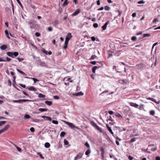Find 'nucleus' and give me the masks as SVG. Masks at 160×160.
Instances as JSON below:
<instances>
[{"label": "nucleus", "mask_w": 160, "mask_h": 160, "mask_svg": "<svg viewBox=\"0 0 160 160\" xmlns=\"http://www.w3.org/2000/svg\"><path fill=\"white\" fill-rule=\"evenodd\" d=\"M18 53L17 52H7V54L9 57L12 58H14V57H17L18 55Z\"/></svg>", "instance_id": "f257e3e1"}, {"label": "nucleus", "mask_w": 160, "mask_h": 160, "mask_svg": "<svg viewBox=\"0 0 160 160\" xmlns=\"http://www.w3.org/2000/svg\"><path fill=\"white\" fill-rule=\"evenodd\" d=\"M64 122L68 125V126L71 129H73L74 128H75L77 129H79L78 128L74 126L73 124L72 123L66 121H64Z\"/></svg>", "instance_id": "f03ea898"}, {"label": "nucleus", "mask_w": 160, "mask_h": 160, "mask_svg": "<svg viewBox=\"0 0 160 160\" xmlns=\"http://www.w3.org/2000/svg\"><path fill=\"white\" fill-rule=\"evenodd\" d=\"M31 101V100H26V99H19V100H14L13 101V102L14 103H21L23 102H25L28 101L30 102Z\"/></svg>", "instance_id": "7ed1b4c3"}, {"label": "nucleus", "mask_w": 160, "mask_h": 160, "mask_svg": "<svg viewBox=\"0 0 160 160\" xmlns=\"http://www.w3.org/2000/svg\"><path fill=\"white\" fill-rule=\"evenodd\" d=\"M72 37V35L71 33H68L65 38V40H67L68 41H69Z\"/></svg>", "instance_id": "20e7f679"}, {"label": "nucleus", "mask_w": 160, "mask_h": 160, "mask_svg": "<svg viewBox=\"0 0 160 160\" xmlns=\"http://www.w3.org/2000/svg\"><path fill=\"white\" fill-rule=\"evenodd\" d=\"M129 104L131 106L134 107L136 108H138V104L133 102H130Z\"/></svg>", "instance_id": "39448f33"}, {"label": "nucleus", "mask_w": 160, "mask_h": 160, "mask_svg": "<svg viewBox=\"0 0 160 160\" xmlns=\"http://www.w3.org/2000/svg\"><path fill=\"white\" fill-rule=\"evenodd\" d=\"M80 12V11L79 9H78L75 11L73 13H72V16H74L77 15Z\"/></svg>", "instance_id": "423d86ee"}, {"label": "nucleus", "mask_w": 160, "mask_h": 160, "mask_svg": "<svg viewBox=\"0 0 160 160\" xmlns=\"http://www.w3.org/2000/svg\"><path fill=\"white\" fill-rule=\"evenodd\" d=\"M107 129H108V130L109 131V132L111 133L112 135L113 136H114L113 132H112L111 128L109 126H108V125H107Z\"/></svg>", "instance_id": "0eeeda50"}, {"label": "nucleus", "mask_w": 160, "mask_h": 160, "mask_svg": "<svg viewBox=\"0 0 160 160\" xmlns=\"http://www.w3.org/2000/svg\"><path fill=\"white\" fill-rule=\"evenodd\" d=\"M108 23H109V21H108L106 22L105 23V24H104V25H103V26H102V28L103 30H106V28H107V25L108 24Z\"/></svg>", "instance_id": "6e6552de"}, {"label": "nucleus", "mask_w": 160, "mask_h": 160, "mask_svg": "<svg viewBox=\"0 0 160 160\" xmlns=\"http://www.w3.org/2000/svg\"><path fill=\"white\" fill-rule=\"evenodd\" d=\"M26 89H27V88H26ZM28 89L30 91H35L37 90V89L33 86H31L28 88Z\"/></svg>", "instance_id": "1a4fd4ad"}, {"label": "nucleus", "mask_w": 160, "mask_h": 160, "mask_svg": "<svg viewBox=\"0 0 160 160\" xmlns=\"http://www.w3.org/2000/svg\"><path fill=\"white\" fill-rule=\"evenodd\" d=\"M82 155L81 153H78L77 156L75 157V159H78L81 158L82 157Z\"/></svg>", "instance_id": "9d476101"}, {"label": "nucleus", "mask_w": 160, "mask_h": 160, "mask_svg": "<svg viewBox=\"0 0 160 160\" xmlns=\"http://www.w3.org/2000/svg\"><path fill=\"white\" fill-rule=\"evenodd\" d=\"M84 94L82 92H80L78 93H75L73 94V95L76 96H82Z\"/></svg>", "instance_id": "9b49d317"}, {"label": "nucleus", "mask_w": 160, "mask_h": 160, "mask_svg": "<svg viewBox=\"0 0 160 160\" xmlns=\"http://www.w3.org/2000/svg\"><path fill=\"white\" fill-rule=\"evenodd\" d=\"M41 117H42V118H44L45 119H48L49 121H51L52 120L51 118L49 117L43 116H42Z\"/></svg>", "instance_id": "f8f14e48"}, {"label": "nucleus", "mask_w": 160, "mask_h": 160, "mask_svg": "<svg viewBox=\"0 0 160 160\" xmlns=\"http://www.w3.org/2000/svg\"><path fill=\"white\" fill-rule=\"evenodd\" d=\"M68 41L67 40H65L64 42V45L63 46V48L64 49H66L67 47V45L68 43Z\"/></svg>", "instance_id": "ddd939ff"}, {"label": "nucleus", "mask_w": 160, "mask_h": 160, "mask_svg": "<svg viewBox=\"0 0 160 160\" xmlns=\"http://www.w3.org/2000/svg\"><path fill=\"white\" fill-rule=\"evenodd\" d=\"M7 48V46L5 44H3L0 47V48L2 50H5Z\"/></svg>", "instance_id": "4468645a"}, {"label": "nucleus", "mask_w": 160, "mask_h": 160, "mask_svg": "<svg viewBox=\"0 0 160 160\" xmlns=\"http://www.w3.org/2000/svg\"><path fill=\"white\" fill-rule=\"evenodd\" d=\"M9 124H7L6 125L4 128L2 129L4 130V132H5L9 128Z\"/></svg>", "instance_id": "2eb2a0df"}, {"label": "nucleus", "mask_w": 160, "mask_h": 160, "mask_svg": "<svg viewBox=\"0 0 160 160\" xmlns=\"http://www.w3.org/2000/svg\"><path fill=\"white\" fill-rule=\"evenodd\" d=\"M136 67L138 69H140L143 67V65L141 63L137 64L136 65Z\"/></svg>", "instance_id": "dca6fc26"}, {"label": "nucleus", "mask_w": 160, "mask_h": 160, "mask_svg": "<svg viewBox=\"0 0 160 160\" xmlns=\"http://www.w3.org/2000/svg\"><path fill=\"white\" fill-rule=\"evenodd\" d=\"M26 78H30L32 79L33 80L34 83H36L37 81H38V80L36 78H30L28 77H26Z\"/></svg>", "instance_id": "f3484780"}, {"label": "nucleus", "mask_w": 160, "mask_h": 160, "mask_svg": "<svg viewBox=\"0 0 160 160\" xmlns=\"http://www.w3.org/2000/svg\"><path fill=\"white\" fill-rule=\"evenodd\" d=\"M99 68V67H98L97 66H94L92 68V72L93 73H95V72L96 70L98 68Z\"/></svg>", "instance_id": "a211bd4d"}, {"label": "nucleus", "mask_w": 160, "mask_h": 160, "mask_svg": "<svg viewBox=\"0 0 160 160\" xmlns=\"http://www.w3.org/2000/svg\"><path fill=\"white\" fill-rule=\"evenodd\" d=\"M45 103L48 106H50L52 105V102L50 101H45Z\"/></svg>", "instance_id": "6ab92c4d"}, {"label": "nucleus", "mask_w": 160, "mask_h": 160, "mask_svg": "<svg viewBox=\"0 0 160 160\" xmlns=\"http://www.w3.org/2000/svg\"><path fill=\"white\" fill-rule=\"evenodd\" d=\"M48 109L47 108H40L39 109V110L41 112H42L44 111H48Z\"/></svg>", "instance_id": "aec40b11"}, {"label": "nucleus", "mask_w": 160, "mask_h": 160, "mask_svg": "<svg viewBox=\"0 0 160 160\" xmlns=\"http://www.w3.org/2000/svg\"><path fill=\"white\" fill-rule=\"evenodd\" d=\"M148 99L149 100H151V101L154 102L156 103H158V102L156 100H155V99H153V98H148Z\"/></svg>", "instance_id": "412c9836"}, {"label": "nucleus", "mask_w": 160, "mask_h": 160, "mask_svg": "<svg viewBox=\"0 0 160 160\" xmlns=\"http://www.w3.org/2000/svg\"><path fill=\"white\" fill-rule=\"evenodd\" d=\"M40 65L42 66H46V64L43 62H40Z\"/></svg>", "instance_id": "4be33fe9"}, {"label": "nucleus", "mask_w": 160, "mask_h": 160, "mask_svg": "<svg viewBox=\"0 0 160 160\" xmlns=\"http://www.w3.org/2000/svg\"><path fill=\"white\" fill-rule=\"evenodd\" d=\"M50 145L48 142H46L45 143L44 146L46 148H48L50 147Z\"/></svg>", "instance_id": "5701e85b"}, {"label": "nucleus", "mask_w": 160, "mask_h": 160, "mask_svg": "<svg viewBox=\"0 0 160 160\" xmlns=\"http://www.w3.org/2000/svg\"><path fill=\"white\" fill-rule=\"evenodd\" d=\"M38 97L39 98H45V97L46 96L45 95L42 94V93H40L39 94Z\"/></svg>", "instance_id": "b1692460"}, {"label": "nucleus", "mask_w": 160, "mask_h": 160, "mask_svg": "<svg viewBox=\"0 0 160 160\" xmlns=\"http://www.w3.org/2000/svg\"><path fill=\"white\" fill-rule=\"evenodd\" d=\"M13 145L16 147L17 150L19 152H21L22 151V150L21 148L18 147L16 144H13Z\"/></svg>", "instance_id": "393cba45"}, {"label": "nucleus", "mask_w": 160, "mask_h": 160, "mask_svg": "<svg viewBox=\"0 0 160 160\" xmlns=\"http://www.w3.org/2000/svg\"><path fill=\"white\" fill-rule=\"evenodd\" d=\"M65 134V132H64L62 131L61 132L60 134V136L61 137H64Z\"/></svg>", "instance_id": "a878e982"}, {"label": "nucleus", "mask_w": 160, "mask_h": 160, "mask_svg": "<svg viewBox=\"0 0 160 160\" xmlns=\"http://www.w3.org/2000/svg\"><path fill=\"white\" fill-rule=\"evenodd\" d=\"M91 152V150L90 149H88L87 150V151L85 152V154L86 155H89Z\"/></svg>", "instance_id": "bb28decb"}, {"label": "nucleus", "mask_w": 160, "mask_h": 160, "mask_svg": "<svg viewBox=\"0 0 160 160\" xmlns=\"http://www.w3.org/2000/svg\"><path fill=\"white\" fill-rule=\"evenodd\" d=\"M67 1L68 0H65V1L64 2L63 4H62V6L63 7L66 6L68 4Z\"/></svg>", "instance_id": "cd10ccee"}, {"label": "nucleus", "mask_w": 160, "mask_h": 160, "mask_svg": "<svg viewBox=\"0 0 160 160\" xmlns=\"http://www.w3.org/2000/svg\"><path fill=\"white\" fill-rule=\"evenodd\" d=\"M143 37L142 38H143L146 37H149L150 36V34L149 33L144 34H143Z\"/></svg>", "instance_id": "c85d7f7f"}, {"label": "nucleus", "mask_w": 160, "mask_h": 160, "mask_svg": "<svg viewBox=\"0 0 160 160\" xmlns=\"http://www.w3.org/2000/svg\"><path fill=\"white\" fill-rule=\"evenodd\" d=\"M30 118V116L28 114H25L24 116V118L25 119H29Z\"/></svg>", "instance_id": "c756f323"}, {"label": "nucleus", "mask_w": 160, "mask_h": 160, "mask_svg": "<svg viewBox=\"0 0 160 160\" xmlns=\"http://www.w3.org/2000/svg\"><path fill=\"white\" fill-rule=\"evenodd\" d=\"M155 113V112L153 110H151L150 111V114L152 115H154Z\"/></svg>", "instance_id": "7c9ffc66"}, {"label": "nucleus", "mask_w": 160, "mask_h": 160, "mask_svg": "<svg viewBox=\"0 0 160 160\" xmlns=\"http://www.w3.org/2000/svg\"><path fill=\"white\" fill-rule=\"evenodd\" d=\"M100 150H101V152H102L101 154H104L105 151H104V149L103 148H102V147L101 148Z\"/></svg>", "instance_id": "2f4dec72"}, {"label": "nucleus", "mask_w": 160, "mask_h": 160, "mask_svg": "<svg viewBox=\"0 0 160 160\" xmlns=\"http://www.w3.org/2000/svg\"><path fill=\"white\" fill-rule=\"evenodd\" d=\"M36 24L34 23L32 26H30V28H36Z\"/></svg>", "instance_id": "473e14b6"}, {"label": "nucleus", "mask_w": 160, "mask_h": 160, "mask_svg": "<svg viewBox=\"0 0 160 160\" xmlns=\"http://www.w3.org/2000/svg\"><path fill=\"white\" fill-rule=\"evenodd\" d=\"M6 122V121H0V126H2V125L4 124Z\"/></svg>", "instance_id": "72a5a7b5"}, {"label": "nucleus", "mask_w": 160, "mask_h": 160, "mask_svg": "<svg viewBox=\"0 0 160 160\" xmlns=\"http://www.w3.org/2000/svg\"><path fill=\"white\" fill-rule=\"evenodd\" d=\"M150 148V149L152 151H155L156 150H157V148L156 147L155 148H151V147Z\"/></svg>", "instance_id": "f704fd0d"}, {"label": "nucleus", "mask_w": 160, "mask_h": 160, "mask_svg": "<svg viewBox=\"0 0 160 160\" xmlns=\"http://www.w3.org/2000/svg\"><path fill=\"white\" fill-rule=\"evenodd\" d=\"M137 37L136 36L132 37L131 38V40L133 41H135L137 40Z\"/></svg>", "instance_id": "c9c22d12"}, {"label": "nucleus", "mask_w": 160, "mask_h": 160, "mask_svg": "<svg viewBox=\"0 0 160 160\" xmlns=\"http://www.w3.org/2000/svg\"><path fill=\"white\" fill-rule=\"evenodd\" d=\"M34 23V21L33 20H30L28 22V23L29 25H32Z\"/></svg>", "instance_id": "e433bc0d"}, {"label": "nucleus", "mask_w": 160, "mask_h": 160, "mask_svg": "<svg viewBox=\"0 0 160 160\" xmlns=\"http://www.w3.org/2000/svg\"><path fill=\"white\" fill-rule=\"evenodd\" d=\"M110 8L107 6H105L104 7V9L106 10H109L110 9Z\"/></svg>", "instance_id": "4c0bfd02"}, {"label": "nucleus", "mask_w": 160, "mask_h": 160, "mask_svg": "<svg viewBox=\"0 0 160 160\" xmlns=\"http://www.w3.org/2000/svg\"><path fill=\"white\" fill-rule=\"evenodd\" d=\"M18 4L22 8H23V6L19 0H16Z\"/></svg>", "instance_id": "58836bf2"}, {"label": "nucleus", "mask_w": 160, "mask_h": 160, "mask_svg": "<svg viewBox=\"0 0 160 160\" xmlns=\"http://www.w3.org/2000/svg\"><path fill=\"white\" fill-rule=\"evenodd\" d=\"M91 124L92 125V126H93V127H94L95 128L97 125V124L96 123H95L94 122H91Z\"/></svg>", "instance_id": "ea45409f"}, {"label": "nucleus", "mask_w": 160, "mask_h": 160, "mask_svg": "<svg viewBox=\"0 0 160 160\" xmlns=\"http://www.w3.org/2000/svg\"><path fill=\"white\" fill-rule=\"evenodd\" d=\"M116 116L119 118H122V116L119 113H117L116 114Z\"/></svg>", "instance_id": "a19ab883"}, {"label": "nucleus", "mask_w": 160, "mask_h": 160, "mask_svg": "<svg viewBox=\"0 0 160 160\" xmlns=\"http://www.w3.org/2000/svg\"><path fill=\"white\" fill-rule=\"evenodd\" d=\"M53 98L55 99H58L60 98L58 96H54L53 97Z\"/></svg>", "instance_id": "79ce46f5"}, {"label": "nucleus", "mask_w": 160, "mask_h": 160, "mask_svg": "<svg viewBox=\"0 0 160 160\" xmlns=\"http://www.w3.org/2000/svg\"><path fill=\"white\" fill-rule=\"evenodd\" d=\"M96 57V56L95 55H93L92 56L91 58L90 59H94Z\"/></svg>", "instance_id": "37998d69"}, {"label": "nucleus", "mask_w": 160, "mask_h": 160, "mask_svg": "<svg viewBox=\"0 0 160 160\" xmlns=\"http://www.w3.org/2000/svg\"><path fill=\"white\" fill-rule=\"evenodd\" d=\"M52 122L53 123L55 124H58V121H56V120H53L52 121Z\"/></svg>", "instance_id": "c03bdc74"}, {"label": "nucleus", "mask_w": 160, "mask_h": 160, "mask_svg": "<svg viewBox=\"0 0 160 160\" xmlns=\"http://www.w3.org/2000/svg\"><path fill=\"white\" fill-rule=\"evenodd\" d=\"M93 27L95 28H97L98 27V25L97 23H94L93 25Z\"/></svg>", "instance_id": "a18cd8bd"}, {"label": "nucleus", "mask_w": 160, "mask_h": 160, "mask_svg": "<svg viewBox=\"0 0 160 160\" xmlns=\"http://www.w3.org/2000/svg\"><path fill=\"white\" fill-rule=\"evenodd\" d=\"M18 60L19 62H21L24 60V59L23 58H16Z\"/></svg>", "instance_id": "49530a36"}, {"label": "nucleus", "mask_w": 160, "mask_h": 160, "mask_svg": "<svg viewBox=\"0 0 160 160\" xmlns=\"http://www.w3.org/2000/svg\"><path fill=\"white\" fill-rule=\"evenodd\" d=\"M47 29L48 31H51L52 30V28L50 27H48Z\"/></svg>", "instance_id": "de8ad7c7"}, {"label": "nucleus", "mask_w": 160, "mask_h": 160, "mask_svg": "<svg viewBox=\"0 0 160 160\" xmlns=\"http://www.w3.org/2000/svg\"><path fill=\"white\" fill-rule=\"evenodd\" d=\"M64 144L65 145H67L68 144V141L66 140H64Z\"/></svg>", "instance_id": "09e8293b"}, {"label": "nucleus", "mask_w": 160, "mask_h": 160, "mask_svg": "<svg viewBox=\"0 0 160 160\" xmlns=\"http://www.w3.org/2000/svg\"><path fill=\"white\" fill-rule=\"evenodd\" d=\"M136 140V138H132L130 140V142H134Z\"/></svg>", "instance_id": "8fccbe9b"}, {"label": "nucleus", "mask_w": 160, "mask_h": 160, "mask_svg": "<svg viewBox=\"0 0 160 160\" xmlns=\"http://www.w3.org/2000/svg\"><path fill=\"white\" fill-rule=\"evenodd\" d=\"M144 3L145 2H144L143 0L139 1L138 2V3L139 4H144Z\"/></svg>", "instance_id": "3c124183"}, {"label": "nucleus", "mask_w": 160, "mask_h": 160, "mask_svg": "<svg viewBox=\"0 0 160 160\" xmlns=\"http://www.w3.org/2000/svg\"><path fill=\"white\" fill-rule=\"evenodd\" d=\"M35 35L36 36L38 37L40 36V34L38 32H36L35 33Z\"/></svg>", "instance_id": "603ef678"}, {"label": "nucleus", "mask_w": 160, "mask_h": 160, "mask_svg": "<svg viewBox=\"0 0 160 160\" xmlns=\"http://www.w3.org/2000/svg\"><path fill=\"white\" fill-rule=\"evenodd\" d=\"M85 145L86 146H87L88 148H90V145L89 143H88V142H86L85 143Z\"/></svg>", "instance_id": "864d4df0"}, {"label": "nucleus", "mask_w": 160, "mask_h": 160, "mask_svg": "<svg viewBox=\"0 0 160 160\" xmlns=\"http://www.w3.org/2000/svg\"><path fill=\"white\" fill-rule=\"evenodd\" d=\"M6 60H5V61H8V62L10 61L11 60V59L10 58L8 57H7L6 58Z\"/></svg>", "instance_id": "5fc2aeb1"}, {"label": "nucleus", "mask_w": 160, "mask_h": 160, "mask_svg": "<svg viewBox=\"0 0 160 160\" xmlns=\"http://www.w3.org/2000/svg\"><path fill=\"white\" fill-rule=\"evenodd\" d=\"M38 154L39 155V156L41 158L43 159L44 158V157L42 156V155L40 154V153H38Z\"/></svg>", "instance_id": "6e6d98bb"}, {"label": "nucleus", "mask_w": 160, "mask_h": 160, "mask_svg": "<svg viewBox=\"0 0 160 160\" xmlns=\"http://www.w3.org/2000/svg\"><path fill=\"white\" fill-rule=\"evenodd\" d=\"M159 43H158V42H157L156 43H154L152 46V49L157 44H158Z\"/></svg>", "instance_id": "4d7b16f0"}, {"label": "nucleus", "mask_w": 160, "mask_h": 160, "mask_svg": "<svg viewBox=\"0 0 160 160\" xmlns=\"http://www.w3.org/2000/svg\"><path fill=\"white\" fill-rule=\"evenodd\" d=\"M30 130L31 132H33L34 131V129L32 127L30 128Z\"/></svg>", "instance_id": "13d9d810"}, {"label": "nucleus", "mask_w": 160, "mask_h": 160, "mask_svg": "<svg viewBox=\"0 0 160 160\" xmlns=\"http://www.w3.org/2000/svg\"><path fill=\"white\" fill-rule=\"evenodd\" d=\"M125 80H119V82L122 83H124Z\"/></svg>", "instance_id": "bf43d9fd"}, {"label": "nucleus", "mask_w": 160, "mask_h": 160, "mask_svg": "<svg viewBox=\"0 0 160 160\" xmlns=\"http://www.w3.org/2000/svg\"><path fill=\"white\" fill-rule=\"evenodd\" d=\"M91 38V40L93 41H94L96 40V38L95 37H92Z\"/></svg>", "instance_id": "052dcab7"}, {"label": "nucleus", "mask_w": 160, "mask_h": 160, "mask_svg": "<svg viewBox=\"0 0 160 160\" xmlns=\"http://www.w3.org/2000/svg\"><path fill=\"white\" fill-rule=\"evenodd\" d=\"M19 85L23 88H26V85L22 84H20Z\"/></svg>", "instance_id": "680f3d73"}, {"label": "nucleus", "mask_w": 160, "mask_h": 160, "mask_svg": "<svg viewBox=\"0 0 160 160\" xmlns=\"http://www.w3.org/2000/svg\"><path fill=\"white\" fill-rule=\"evenodd\" d=\"M117 11H118V13H119V14H118V16H121V14H122V12L121 11H119V10H117Z\"/></svg>", "instance_id": "e2e57ef3"}, {"label": "nucleus", "mask_w": 160, "mask_h": 160, "mask_svg": "<svg viewBox=\"0 0 160 160\" xmlns=\"http://www.w3.org/2000/svg\"><path fill=\"white\" fill-rule=\"evenodd\" d=\"M5 32L7 36H8V35H9L8 31L7 30H6L5 31Z\"/></svg>", "instance_id": "0e129e2a"}, {"label": "nucleus", "mask_w": 160, "mask_h": 160, "mask_svg": "<svg viewBox=\"0 0 160 160\" xmlns=\"http://www.w3.org/2000/svg\"><path fill=\"white\" fill-rule=\"evenodd\" d=\"M95 128L98 130L100 131L101 130V128H99V127H98V125L96 126V127H95Z\"/></svg>", "instance_id": "69168bd1"}, {"label": "nucleus", "mask_w": 160, "mask_h": 160, "mask_svg": "<svg viewBox=\"0 0 160 160\" xmlns=\"http://www.w3.org/2000/svg\"><path fill=\"white\" fill-rule=\"evenodd\" d=\"M54 24L55 25H57L59 24L58 22V21L55 20L54 21Z\"/></svg>", "instance_id": "338daca9"}, {"label": "nucleus", "mask_w": 160, "mask_h": 160, "mask_svg": "<svg viewBox=\"0 0 160 160\" xmlns=\"http://www.w3.org/2000/svg\"><path fill=\"white\" fill-rule=\"evenodd\" d=\"M156 160H160V157H157L156 158Z\"/></svg>", "instance_id": "774afa93"}]
</instances>
